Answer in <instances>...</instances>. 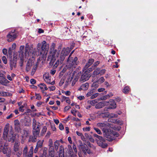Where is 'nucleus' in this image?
<instances>
[{
  "label": "nucleus",
  "mask_w": 157,
  "mask_h": 157,
  "mask_svg": "<svg viewBox=\"0 0 157 157\" xmlns=\"http://www.w3.org/2000/svg\"><path fill=\"white\" fill-rule=\"evenodd\" d=\"M97 126L102 130L104 133V135L106 139L109 141H111L114 139L113 136L115 135L114 132L110 133L108 129V125L107 123L99 122L97 124Z\"/></svg>",
  "instance_id": "f257e3e1"
},
{
  "label": "nucleus",
  "mask_w": 157,
  "mask_h": 157,
  "mask_svg": "<svg viewBox=\"0 0 157 157\" xmlns=\"http://www.w3.org/2000/svg\"><path fill=\"white\" fill-rule=\"evenodd\" d=\"M33 132L34 136H30L29 140L33 142H35L36 141L37 135H38L40 131V123L37 122L35 119L33 120Z\"/></svg>",
  "instance_id": "f03ea898"
},
{
  "label": "nucleus",
  "mask_w": 157,
  "mask_h": 157,
  "mask_svg": "<svg viewBox=\"0 0 157 157\" xmlns=\"http://www.w3.org/2000/svg\"><path fill=\"white\" fill-rule=\"evenodd\" d=\"M71 51V50L68 48H63L61 52L59 59L54 64V66L56 67L59 63L62 64L65 57L69 54Z\"/></svg>",
  "instance_id": "7ed1b4c3"
},
{
  "label": "nucleus",
  "mask_w": 157,
  "mask_h": 157,
  "mask_svg": "<svg viewBox=\"0 0 157 157\" xmlns=\"http://www.w3.org/2000/svg\"><path fill=\"white\" fill-rule=\"evenodd\" d=\"M9 129V124H8L4 128L3 138L4 139H6L7 137L8 141L13 142L15 139V137L13 135V132L12 129L10 130L8 135L7 136Z\"/></svg>",
  "instance_id": "20e7f679"
},
{
  "label": "nucleus",
  "mask_w": 157,
  "mask_h": 157,
  "mask_svg": "<svg viewBox=\"0 0 157 157\" xmlns=\"http://www.w3.org/2000/svg\"><path fill=\"white\" fill-rule=\"evenodd\" d=\"M49 48V44L47 43L46 41H43L42 43L41 49L40 52V55L42 56L46 55Z\"/></svg>",
  "instance_id": "39448f33"
},
{
  "label": "nucleus",
  "mask_w": 157,
  "mask_h": 157,
  "mask_svg": "<svg viewBox=\"0 0 157 157\" xmlns=\"http://www.w3.org/2000/svg\"><path fill=\"white\" fill-rule=\"evenodd\" d=\"M36 53V51L35 49H34L33 50L29 49V48L26 47L25 50V57L26 58L29 56H30L31 57L34 58Z\"/></svg>",
  "instance_id": "423d86ee"
},
{
  "label": "nucleus",
  "mask_w": 157,
  "mask_h": 157,
  "mask_svg": "<svg viewBox=\"0 0 157 157\" xmlns=\"http://www.w3.org/2000/svg\"><path fill=\"white\" fill-rule=\"evenodd\" d=\"M99 139L97 141V144L98 145L102 148H105L107 146V144L106 143H104L105 140V139L101 136H100L99 137Z\"/></svg>",
  "instance_id": "0eeeda50"
},
{
  "label": "nucleus",
  "mask_w": 157,
  "mask_h": 157,
  "mask_svg": "<svg viewBox=\"0 0 157 157\" xmlns=\"http://www.w3.org/2000/svg\"><path fill=\"white\" fill-rule=\"evenodd\" d=\"M43 78L44 80L45 81L48 83L53 85L55 83L54 81L51 82V77L50 76L48 73H46L44 75Z\"/></svg>",
  "instance_id": "6e6552de"
},
{
  "label": "nucleus",
  "mask_w": 157,
  "mask_h": 157,
  "mask_svg": "<svg viewBox=\"0 0 157 157\" xmlns=\"http://www.w3.org/2000/svg\"><path fill=\"white\" fill-rule=\"evenodd\" d=\"M90 77V74H88V72L85 71L81 75L80 78V81L84 82L88 80Z\"/></svg>",
  "instance_id": "1a4fd4ad"
},
{
  "label": "nucleus",
  "mask_w": 157,
  "mask_h": 157,
  "mask_svg": "<svg viewBox=\"0 0 157 157\" xmlns=\"http://www.w3.org/2000/svg\"><path fill=\"white\" fill-rule=\"evenodd\" d=\"M16 37V35L14 32H10L7 35V41L9 42H10L13 40Z\"/></svg>",
  "instance_id": "9d476101"
},
{
  "label": "nucleus",
  "mask_w": 157,
  "mask_h": 157,
  "mask_svg": "<svg viewBox=\"0 0 157 157\" xmlns=\"http://www.w3.org/2000/svg\"><path fill=\"white\" fill-rule=\"evenodd\" d=\"M4 144V143L0 140V151H2L3 153L6 154L7 152V147L5 145L3 146Z\"/></svg>",
  "instance_id": "9b49d317"
},
{
  "label": "nucleus",
  "mask_w": 157,
  "mask_h": 157,
  "mask_svg": "<svg viewBox=\"0 0 157 157\" xmlns=\"http://www.w3.org/2000/svg\"><path fill=\"white\" fill-rule=\"evenodd\" d=\"M78 58L77 57H75L74 58V60L73 61L72 60H70V61L69 63L67 61L68 63L67 64H68L69 65H70V67H72L73 66L74 67H75V66L78 64Z\"/></svg>",
  "instance_id": "f8f14e48"
},
{
  "label": "nucleus",
  "mask_w": 157,
  "mask_h": 157,
  "mask_svg": "<svg viewBox=\"0 0 157 157\" xmlns=\"http://www.w3.org/2000/svg\"><path fill=\"white\" fill-rule=\"evenodd\" d=\"M33 64L34 62L33 60L29 59L28 60L26 67V70L27 72L30 70L31 67L33 65Z\"/></svg>",
  "instance_id": "ddd939ff"
},
{
  "label": "nucleus",
  "mask_w": 157,
  "mask_h": 157,
  "mask_svg": "<svg viewBox=\"0 0 157 157\" xmlns=\"http://www.w3.org/2000/svg\"><path fill=\"white\" fill-rule=\"evenodd\" d=\"M59 157H66V156L64 153V147L61 145L59 147Z\"/></svg>",
  "instance_id": "4468645a"
},
{
  "label": "nucleus",
  "mask_w": 157,
  "mask_h": 157,
  "mask_svg": "<svg viewBox=\"0 0 157 157\" xmlns=\"http://www.w3.org/2000/svg\"><path fill=\"white\" fill-rule=\"evenodd\" d=\"M24 46L21 45L20 47V51H19V57L20 59L21 60H23V57H24Z\"/></svg>",
  "instance_id": "2eb2a0df"
},
{
  "label": "nucleus",
  "mask_w": 157,
  "mask_h": 157,
  "mask_svg": "<svg viewBox=\"0 0 157 157\" xmlns=\"http://www.w3.org/2000/svg\"><path fill=\"white\" fill-rule=\"evenodd\" d=\"M99 114H104L105 115V117H109L116 118L118 117V115L117 114H115L114 113H111L110 114H109V113L108 112H106L105 113H99Z\"/></svg>",
  "instance_id": "dca6fc26"
},
{
  "label": "nucleus",
  "mask_w": 157,
  "mask_h": 157,
  "mask_svg": "<svg viewBox=\"0 0 157 157\" xmlns=\"http://www.w3.org/2000/svg\"><path fill=\"white\" fill-rule=\"evenodd\" d=\"M89 86V83L87 82H86L81 85L79 90H87L88 89Z\"/></svg>",
  "instance_id": "f3484780"
},
{
  "label": "nucleus",
  "mask_w": 157,
  "mask_h": 157,
  "mask_svg": "<svg viewBox=\"0 0 157 157\" xmlns=\"http://www.w3.org/2000/svg\"><path fill=\"white\" fill-rule=\"evenodd\" d=\"M51 55L52 56V59H55L56 58H58L59 55V53L58 51H57L56 50H55L53 52H51Z\"/></svg>",
  "instance_id": "a211bd4d"
},
{
  "label": "nucleus",
  "mask_w": 157,
  "mask_h": 157,
  "mask_svg": "<svg viewBox=\"0 0 157 157\" xmlns=\"http://www.w3.org/2000/svg\"><path fill=\"white\" fill-rule=\"evenodd\" d=\"M21 136L23 138L27 137L28 136L29 132L28 130L24 129L21 132Z\"/></svg>",
  "instance_id": "6ab92c4d"
},
{
  "label": "nucleus",
  "mask_w": 157,
  "mask_h": 157,
  "mask_svg": "<svg viewBox=\"0 0 157 157\" xmlns=\"http://www.w3.org/2000/svg\"><path fill=\"white\" fill-rule=\"evenodd\" d=\"M10 67L11 70H12L13 68H15L17 66V61L15 60H10Z\"/></svg>",
  "instance_id": "aec40b11"
},
{
  "label": "nucleus",
  "mask_w": 157,
  "mask_h": 157,
  "mask_svg": "<svg viewBox=\"0 0 157 157\" xmlns=\"http://www.w3.org/2000/svg\"><path fill=\"white\" fill-rule=\"evenodd\" d=\"M20 144V142L18 141H15L14 146V151L17 152L20 150L19 146Z\"/></svg>",
  "instance_id": "412c9836"
},
{
  "label": "nucleus",
  "mask_w": 157,
  "mask_h": 157,
  "mask_svg": "<svg viewBox=\"0 0 157 157\" xmlns=\"http://www.w3.org/2000/svg\"><path fill=\"white\" fill-rule=\"evenodd\" d=\"M39 87L41 90L42 92L48 90V88L44 83H41L38 85Z\"/></svg>",
  "instance_id": "4be33fe9"
},
{
  "label": "nucleus",
  "mask_w": 157,
  "mask_h": 157,
  "mask_svg": "<svg viewBox=\"0 0 157 157\" xmlns=\"http://www.w3.org/2000/svg\"><path fill=\"white\" fill-rule=\"evenodd\" d=\"M109 104L110 105V108L114 109L116 107V104L114 101L113 100H110L109 101Z\"/></svg>",
  "instance_id": "5701e85b"
},
{
  "label": "nucleus",
  "mask_w": 157,
  "mask_h": 157,
  "mask_svg": "<svg viewBox=\"0 0 157 157\" xmlns=\"http://www.w3.org/2000/svg\"><path fill=\"white\" fill-rule=\"evenodd\" d=\"M105 105V102L101 101L97 104L95 105V108L96 109L101 108Z\"/></svg>",
  "instance_id": "b1692460"
},
{
  "label": "nucleus",
  "mask_w": 157,
  "mask_h": 157,
  "mask_svg": "<svg viewBox=\"0 0 157 157\" xmlns=\"http://www.w3.org/2000/svg\"><path fill=\"white\" fill-rule=\"evenodd\" d=\"M94 59H89L88 62L87 63L85 68H88L89 66H90L94 62Z\"/></svg>",
  "instance_id": "393cba45"
},
{
  "label": "nucleus",
  "mask_w": 157,
  "mask_h": 157,
  "mask_svg": "<svg viewBox=\"0 0 157 157\" xmlns=\"http://www.w3.org/2000/svg\"><path fill=\"white\" fill-rule=\"evenodd\" d=\"M33 147H31L28 154H27V157H33Z\"/></svg>",
  "instance_id": "a878e982"
},
{
  "label": "nucleus",
  "mask_w": 157,
  "mask_h": 157,
  "mask_svg": "<svg viewBox=\"0 0 157 157\" xmlns=\"http://www.w3.org/2000/svg\"><path fill=\"white\" fill-rule=\"evenodd\" d=\"M9 82L6 78H3L1 80H0V83L2 84L5 85L6 83H8Z\"/></svg>",
  "instance_id": "bb28decb"
},
{
  "label": "nucleus",
  "mask_w": 157,
  "mask_h": 157,
  "mask_svg": "<svg viewBox=\"0 0 157 157\" xmlns=\"http://www.w3.org/2000/svg\"><path fill=\"white\" fill-rule=\"evenodd\" d=\"M100 69L98 68H97L96 70H95L93 72L92 76L94 77L95 76L99 74Z\"/></svg>",
  "instance_id": "cd10ccee"
},
{
  "label": "nucleus",
  "mask_w": 157,
  "mask_h": 157,
  "mask_svg": "<svg viewBox=\"0 0 157 157\" xmlns=\"http://www.w3.org/2000/svg\"><path fill=\"white\" fill-rule=\"evenodd\" d=\"M83 147H84V149L83 148L82 149L83 152L84 153H86V152H87L88 154H90L91 152H90V150L88 149L87 146L85 145H84Z\"/></svg>",
  "instance_id": "c85d7f7f"
},
{
  "label": "nucleus",
  "mask_w": 157,
  "mask_h": 157,
  "mask_svg": "<svg viewBox=\"0 0 157 157\" xmlns=\"http://www.w3.org/2000/svg\"><path fill=\"white\" fill-rule=\"evenodd\" d=\"M99 100L97 99H95L92 101H88V102L92 105H94L98 102Z\"/></svg>",
  "instance_id": "c756f323"
},
{
  "label": "nucleus",
  "mask_w": 157,
  "mask_h": 157,
  "mask_svg": "<svg viewBox=\"0 0 157 157\" xmlns=\"http://www.w3.org/2000/svg\"><path fill=\"white\" fill-rule=\"evenodd\" d=\"M95 93L94 91V90H92L89 91L86 94V96L87 97L91 96L93 94Z\"/></svg>",
  "instance_id": "7c9ffc66"
},
{
  "label": "nucleus",
  "mask_w": 157,
  "mask_h": 157,
  "mask_svg": "<svg viewBox=\"0 0 157 157\" xmlns=\"http://www.w3.org/2000/svg\"><path fill=\"white\" fill-rule=\"evenodd\" d=\"M28 152V148L27 146H26L24 148L23 151V155L24 157H27Z\"/></svg>",
  "instance_id": "2f4dec72"
},
{
  "label": "nucleus",
  "mask_w": 157,
  "mask_h": 157,
  "mask_svg": "<svg viewBox=\"0 0 157 157\" xmlns=\"http://www.w3.org/2000/svg\"><path fill=\"white\" fill-rule=\"evenodd\" d=\"M49 154L51 157H54L55 155V151L54 150H51L50 149L49 151Z\"/></svg>",
  "instance_id": "473e14b6"
},
{
  "label": "nucleus",
  "mask_w": 157,
  "mask_h": 157,
  "mask_svg": "<svg viewBox=\"0 0 157 157\" xmlns=\"http://www.w3.org/2000/svg\"><path fill=\"white\" fill-rule=\"evenodd\" d=\"M0 95L3 96H8L9 95V93L6 92L1 91L0 92Z\"/></svg>",
  "instance_id": "72a5a7b5"
},
{
  "label": "nucleus",
  "mask_w": 157,
  "mask_h": 157,
  "mask_svg": "<svg viewBox=\"0 0 157 157\" xmlns=\"http://www.w3.org/2000/svg\"><path fill=\"white\" fill-rule=\"evenodd\" d=\"M37 67V66L36 65L33 66L31 73V75H33L34 74L36 70Z\"/></svg>",
  "instance_id": "f704fd0d"
},
{
  "label": "nucleus",
  "mask_w": 157,
  "mask_h": 157,
  "mask_svg": "<svg viewBox=\"0 0 157 157\" xmlns=\"http://www.w3.org/2000/svg\"><path fill=\"white\" fill-rule=\"evenodd\" d=\"M129 88L128 86L125 87L123 89V91L125 94L128 93L129 91Z\"/></svg>",
  "instance_id": "c9c22d12"
},
{
  "label": "nucleus",
  "mask_w": 157,
  "mask_h": 157,
  "mask_svg": "<svg viewBox=\"0 0 157 157\" xmlns=\"http://www.w3.org/2000/svg\"><path fill=\"white\" fill-rule=\"evenodd\" d=\"M109 98V94H107L105 96H103L101 97L100 98V100H105Z\"/></svg>",
  "instance_id": "e433bc0d"
},
{
  "label": "nucleus",
  "mask_w": 157,
  "mask_h": 157,
  "mask_svg": "<svg viewBox=\"0 0 157 157\" xmlns=\"http://www.w3.org/2000/svg\"><path fill=\"white\" fill-rule=\"evenodd\" d=\"M14 123L16 128H19V123L18 120H15L14 121Z\"/></svg>",
  "instance_id": "4c0bfd02"
},
{
  "label": "nucleus",
  "mask_w": 157,
  "mask_h": 157,
  "mask_svg": "<svg viewBox=\"0 0 157 157\" xmlns=\"http://www.w3.org/2000/svg\"><path fill=\"white\" fill-rule=\"evenodd\" d=\"M105 79L103 77H101L100 78L98 81L99 83L101 84L104 82Z\"/></svg>",
  "instance_id": "58836bf2"
},
{
  "label": "nucleus",
  "mask_w": 157,
  "mask_h": 157,
  "mask_svg": "<svg viewBox=\"0 0 157 157\" xmlns=\"http://www.w3.org/2000/svg\"><path fill=\"white\" fill-rule=\"evenodd\" d=\"M43 140L41 141L40 140L37 143L36 147H42L43 144Z\"/></svg>",
  "instance_id": "ea45409f"
},
{
  "label": "nucleus",
  "mask_w": 157,
  "mask_h": 157,
  "mask_svg": "<svg viewBox=\"0 0 157 157\" xmlns=\"http://www.w3.org/2000/svg\"><path fill=\"white\" fill-rule=\"evenodd\" d=\"M63 99H64V100L68 104H70L71 101L70 99L64 96L63 97Z\"/></svg>",
  "instance_id": "a19ab883"
},
{
  "label": "nucleus",
  "mask_w": 157,
  "mask_h": 157,
  "mask_svg": "<svg viewBox=\"0 0 157 157\" xmlns=\"http://www.w3.org/2000/svg\"><path fill=\"white\" fill-rule=\"evenodd\" d=\"M98 83V81L94 82L92 85V86L95 88L98 87L99 86Z\"/></svg>",
  "instance_id": "79ce46f5"
},
{
  "label": "nucleus",
  "mask_w": 157,
  "mask_h": 157,
  "mask_svg": "<svg viewBox=\"0 0 157 157\" xmlns=\"http://www.w3.org/2000/svg\"><path fill=\"white\" fill-rule=\"evenodd\" d=\"M59 141L57 140L55 142V147L56 150L58 148V147L59 145Z\"/></svg>",
  "instance_id": "37998d69"
},
{
  "label": "nucleus",
  "mask_w": 157,
  "mask_h": 157,
  "mask_svg": "<svg viewBox=\"0 0 157 157\" xmlns=\"http://www.w3.org/2000/svg\"><path fill=\"white\" fill-rule=\"evenodd\" d=\"M99 94L98 93H96L94 94H93L90 97V98L93 99L96 98Z\"/></svg>",
  "instance_id": "c03bdc74"
},
{
  "label": "nucleus",
  "mask_w": 157,
  "mask_h": 157,
  "mask_svg": "<svg viewBox=\"0 0 157 157\" xmlns=\"http://www.w3.org/2000/svg\"><path fill=\"white\" fill-rule=\"evenodd\" d=\"M94 128L95 131L98 133V134H102L101 130L98 128L94 127Z\"/></svg>",
  "instance_id": "a18cd8bd"
},
{
  "label": "nucleus",
  "mask_w": 157,
  "mask_h": 157,
  "mask_svg": "<svg viewBox=\"0 0 157 157\" xmlns=\"http://www.w3.org/2000/svg\"><path fill=\"white\" fill-rule=\"evenodd\" d=\"M35 96L36 97V99L37 100H40L41 98V96L39 94L36 93L35 94Z\"/></svg>",
  "instance_id": "49530a36"
},
{
  "label": "nucleus",
  "mask_w": 157,
  "mask_h": 157,
  "mask_svg": "<svg viewBox=\"0 0 157 157\" xmlns=\"http://www.w3.org/2000/svg\"><path fill=\"white\" fill-rule=\"evenodd\" d=\"M2 60L4 64H6L7 63V60L6 56H3L2 58Z\"/></svg>",
  "instance_id": "de8ad7c7"
},
{
  "label": "nucleus",
  "mask_w": 157,
  "mask_h": 157,
  "mask_svg": "<svg viewBox=\"0 0 157 157\" xmlns=\"http://www.w3.org/2000/svg\"><path fill=\"white\" fill-rule=\"evenodd\" d=\"M74 52V50H73L71 52V54H70V55L69 56V57L68 59H67V61L69 63V62L70 61V60H71H71H73V58H72V57H71V55ZM70 62H71L70 61Z\"/></svg>",
  "instance_id": "09e8293b"
},
{
  "label": "nucleus",
  "mask_w": 157,
  "mask_h": 157,
  "mask_svg": "<svg viewBox=\"0 0 157 157\" xmlns=\"http://www.w3.org/2000/svg\"><path fill=\"white\" fill-rule=\"evenodd\" d=\"M82 129L84 131H89L90 130V128L89 127H87L83 128Z\"/></svg>",
  "instance_id": "8fccbe9b"
},
{
  "label": "nucleus",
  "mask_w": 157,
  "mask_h": 157,
  "mask_svg": "<svg viewBox=\"0 0 157 157\" xmlns=\"http://www.w3.org/2000/svg\"><path fill=\"white\" fill-rule=\"evenodd\" d=\"M106 70L105 69H103L101 70L100 71H99V74H100V75H102L104 74Z\"/></svg>",
  "instance_id": "3c124183"
},
{
  "label": "nucleus",
  "mask_w": 157,
  "mask_h": 157,
  "mask_svg": "<svg viewBox=\"0 0 157 157\" xmlns=\"http://www.w3.org/2000/svg\"><path fill=\"white\" fill-rule=\"evenodd\" d=\"M78 79V77L75 78H74L72 82V85H74L75 83L76 82H77Z\"/></svg>",
  "instance_id": "603ef678"
},
{
  "label": "nucleus",
  "mask_w": 157,
  "mask_h": 157,
  "mask_svg": "<svg viewBox=\"0 0 157 157\" xmlns=\"http://www.w3.org/2000/svg\"><path fill=\"white\" fill-rule=\"evenodd\" d=\"M76 133L78 136H80L82 139V137H83V136L82 134L78 131H76Z\"/></svg>",
  "instance_id": "864d4df0"
},
{
  "label": "nucleus",
  "mask_w": 157,
  "mask_h": 157,
  "mask_svg": "<svg viewBox=\"0 0 157 157\" xmlns=\"http://www.w3.org/2000/svg\"><path fill=\"white\" fill-rule=\"evenodd\" d=\"M71 108L70 106H67L64 108V112H66L68 110L70 109Z\"/></svg>",
  "instance_id": "5fc2aeb1"
},
{
  "label": "nucleus",
  "mask_w": 157,
  "mask_h": 157,
  "mask_svg": "<svg viewBox=\"0 0 157 157\" xmlns=\"http://www.w3.org/2000/svg\"><path fill=\"white\" fill-rule=\"evenodd\" d=\"M17 151V152L16 153V155L18 157H20L21 154V151L20 150H19V151Z\"/></svg>",
  "instance_id": "6e6d98bb"
},
{
  "label": "nucleus",
  "mask_w": 157,
  "mask_h": 157,
  "mask_svg": "<svg viewBox=\"0 0 157 157\" xmlns=\"http://www.w3.org/2000/svg\"><path fill=\"white\" fill-rule=\"evenodd\" d=\"M2 52L4 55H6L7 54V50L6 48H4L2 50Z\"/></svg>",
  "instance_id": "4d7b16f0"
},
{
  "label": "nucleus",
  "mask_w": 157,
  "mask_h": 157,
  "mask_svg": "<svg viewBox=\"0 0 157 157\" xmlns=\"http://www.w3.org/2000/svg\"><path fill=\"white\" fill-rule=\"evenodd\" d=\"M44 103V102H41V101H38L37 102V103L36 104V106L38 107H40V105L43 103Z\"/></svg>",
  "instance_id": "13d9d810"
},
{
  "label": "nucleus",
  "mask_w": 157,
  "mask_h": 157,
  "mask_svg": "<svg viewBox=\"0 0 157 157\" xmlns=\"http://www.w3.org/2000/svg\"><path fill=\"white\" fill-rule=\"evenodd\" d=\"M30 83L32 84H35L36 82V80L33 79H31L30 80Z\"/></svg>",
  "instance_id": "bf43d9fd"
},
{
  "label": "nucleus",
  "mask_w": 157,
  "mask_h": 157,
  "mask_svg": "<svg viewBox=\"0 0 157 157\" xmlns=\"http://www.w3.org/2000/svg\"><path fill=\"white\" fill-rule=\"evenodd\" d=\"M64 82V79H62L60 81L59 85L60 86H62Z\"/></svg>",
  "instance_id": "052dcab7"
},
{
  "label": "nucleus",
  "mask_w": 157,
  "mask_h": 157,
  "mask_svg": "<svg viewBox=\"0 0 157 157\" xmlns=\"http://www.w3.org/2000/svg\"><path fill=\"white\" fill-rule=\"evenodd\" d=\"M59 129L61 130H62L63 129H64L63 126L62 124L60 123L59 124Z\"/></svg>",
  "instance_id": "680f3d73"
},
{
  "label": "nucleus",
  "mask_w": 157,
  "mask_h": 157,
  "mask_svg": "<svg viewBox=\"0 0 157 157\" xmlns=\"http://www.w3.org/2000/svg\"><path fill=\"white\" fill-rule=\"evenodd\" d=\"M24 106L23 105L21 106L19 108V110L20 111L23 112L24 110Z\"/></svg>",
  "instance_id": "e2e57ef3"
},
{
  "label": "nucleus",
  "mask_w": 157,
  "mask_h": 157,
  "mask_svg": "<svg viewBox=\"0 0 157 157\" xmlns=\"http://www.w3.org/2000/svg\"><path fill=\"white\" fill-rule=\"evenodd\" d=\"M7 78L10 81H12L13 79L12 78V77L11 76H10V75H7Z\"/></svg>",
  "instance_id": "0e129e2a"
},
{
  "label": "nucleus",
  "mask_w": 157,
  "mask_h": 157,
  "mask_svg": "<svg viewBox=\"0 0 157 157\" xmlns=\"http://www.w3.org/2000/svg\"><path fill=\"white\" fill-rule=\"evenodd\" d=\"M49 88L50 89V91H53L55 89V87L54 86H52L51 87H49Z\"/></svg>",
  "instance_id": "69168bd1"
},
{
  "label": "nucleus",
  "mask_w": 157,
  "mask_h": 157,
  "mask_svg": "<svg viewBox=\"0 0 157 157\" xmlns=\"http://www.w3.org/2000/svg\"><path fill=\"white\" fill-rule=\"evenodd\" d=\"M77 98L78 99L81 100L84 99L85 98H84V96H79L77 97Z\"/></svg>",
  "instance_id": "338daca9"
},
{
  "label": "nucleus",
  "mask_w": 157,
  "mask_h": 157,
  "mask_svg": "<svg viewBox=\"0 0 157 157\" xmlns=\"http://www.w3.org/2000/svg\"><path fill=\"white\" fill-rule=\"evenodd\" d=\"M12 49L11 48H10L8 49V53L9 55H11L12 53Z\"/></svg>",
  "instance_id": "774afa93"
}]
</instances>
